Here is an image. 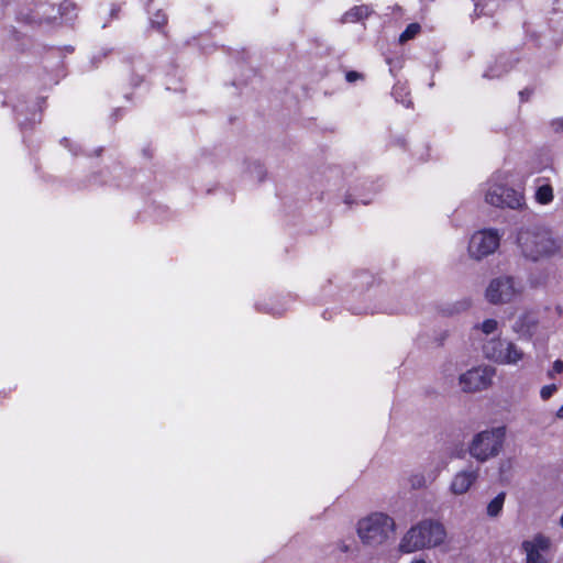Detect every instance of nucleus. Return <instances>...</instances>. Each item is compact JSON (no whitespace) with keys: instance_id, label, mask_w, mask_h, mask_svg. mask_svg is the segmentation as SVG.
<instances>
[{"instance_id":"4468645a","label":"nucleus","mask_w":563,"mask_h":563,"mask_svg":"<svg viewBox=\"0 0 563 563\" xmlns=\"http://www.w3.org/2000/svg\"><path fill=\"white\" fill-rule=\"evenodd\" d=\"M505 493L498 494L494 499H492L486 508L487 516L490 518H496L500 515L504 504H505Z\"/></svg>"},{"instance_id":"f3484780","label":"nucleus","mask_w":563,"mask_h":563,"mask_svg":"<svg viewBox=\"0 0 563 563\" xmlns=\"http://www.w3.org/2000/svg\"><path fill=\"white\" fill-rule=\"evenodd\" d=\"M420 31V25L417 23L409 24L406 30L400 34L399 41L406 42L415 37Z\"/></svg>"},{"instance_id":"5701e85b","label":"nucleus","mask_w":563,"mask_h":563,"mask_svg":"<svg viewBox=\"0 0 563 563\" xmlns=\"http://www.w3.org/2000/svg\"><path fill=\"white\" fill-rule=\"evenodd\" d=\"M410 563H427V561L424 559L416 558Z\"/></svg>"},{"instance_id":"1a4fd4ad","label":"nucleus","mask_w":563,"mask_h":563,"mask_svg":"<svg viewBox=\"0 0 563 563\" xmlns=\"http://www.w3.org/2000/svg\"><path fill=\"white\" fill-rule=\"evenodd\" d=\"M500 236L495 230L475 232L468 243V254L472 258L481 261L493 254L499 246Z\"/></svg>"},{"instance_id":"4be33fe9","label":"nucleus","mask_w":563,"mask_h":563,"mask_svg":"<svg viewBox=\"0 0 563 563\" xmlns=\"http://www.w3.org/2000/svg\"><path fill=\"white\" fill-rule=\"evenodd\" d=\"M555 416L559 419H563V405L558 409Z\"/></svg>"},{"instance_id":"6e6552de","label":"nucleus","mask_w":563,"mask_h":563,"mask_svg":"<svg viewBox=\"0 0 563 563\" xmlns=\"http://www.w3.org/2000/svg\"><path fill=\"white\" fill-rule=\"evenodd\" d=\"M494 369L489 366H476L459 376V386L463 393L474 394L487 389L492 385Z\"/></svg>"},{"instance_id":"aec40b11","label":"nucleus","mask_w":563,"mask_h":563,"mask_svg":"<svg viewBox=\"0 0 563 563\" xmlns=\"http://www.w3.org/2000/svg\"><path fill=\"white\" fill-rule=\"evenodd\" d=\"M152 23L156 24L157 26H162L166 23V16L158 12L156 18L152 20Z\"/></svg>"},{"instance_id":"423d86ee","label":"nucleus","mask_w":563,"mask_h":563,"mask_svg":"<svg viewBox=\"0 0 563 563\" xmlns=\"http://www.w3.org/2000/svg\"><path fill=\"white\" fill-rule=\"evenodd\" d=\"M522 292L523 285L519 279L503 275L488 283L485 299L492 305H507L517 300Z\"/></svg>"},{"instance_id":"412c9836","label":"nucleus","mask_w":563,"mask_h":563,"mask_svg":"<svg viewBox=\"0 0 563 563\" xmlns=\"http://www.w3.org/2000/svg\"><path fill=\"white\" fill-rule=\"evenodd\" d=\"M362 76L361 74L356 73V71H349L346 73L345 75V78L349 82H354L356 81L357 79H360Z\"/></svg>"},{"instance_id":"9d476101","label":"nucleus","mask_w":563,"mask_h":563,"mask_svg":"<svg viewBox=\"0 0 563 563\" xmlns=\"http://www.w3.org/2000/svg\"><path fill=\"white\" fill-rule=\"evenodd\" d=\"M526 555L525 563H550L552 541L549 537L537 533L521 543Z\"/></svg>"},{"instance_id":"0eeeda50","label":"nucleus","mask_w":563,"mask_h":563,"mask_svg":"<svg viewBox=\"0 0 563 563\" xmlns=\"http://www.w3.org/2000/svg\"><path fill=\"white\" fill-rule=\"evenodd\" d=\"M485 201L497 208L519 209L525 205V197L522 192L507 187L501 175H498L488 184Z\"/></svg>"},{"instance_id":"f03ea898","label":"nucleus","mask_w":563,"mask_h":563,"mask_svg":"<svg viewBox=\"0 0 563 563\" xmlns=\"http://www.w3.org/2000/svg\"><path fill=\"white\" fill-rule=\"evenodd\" d=\"M396 522L383 511H373L361 517L355 523V533L365 548L384 547L393 538Z\"/></svg>"},{"instance_id":"f8f14e48","label":"nucleus","mask_w":563,"mask_h":563,"mask_svg":"<svg viewBox=\"0 0 563 563\" xmlns=\"http://www.w3.org/2000/svg\"><path fill=\"white\" fill-rule=\"evenodd\" d=\"M539 325L538 313L525 311L514 322L512 331L521 339L531 340L538 333Z\"/></svg>"},{"instance_id":"f257e3e1","label":"nucleus","mask_w":563,"mask_h":563,"mask_svg":"<svg viewBox=\"0 0 563 563\" xmlns=\"http://www.w3.org/2000/svg\"><path fill=\"white\" fill-rule=\"evenodd\" d=\"M518 246L522 255L533 262L551 258L560 254L562 243L547 228L533 227L519 232Z\"/></svg>"},{"instance_id":"6ab92c4d","label":"nucleus","mask_w":563,"mask_h":563,"mask_svg":"<svg viewBox=\"0 0 563 563\" xmlns=\"http://www.w3.org/2000/svg\"><path fill=\"white\" fill-rule=\"evenodd\" d=\"M561 373H563V361L556 360L553 363L552 368L548 372V375H549V377H553L555 374H561Z\"/></svg>"},{"instance_id":"39448f33","label":"nucleus","mask_w":563,"mask_h":563,"mask_svg":"<svg viewBox=\"0 0 563 563\" xmlns=\"http://www.w3.org/2000/svg\"><path fill=\"white\" fill-rule=\"evenodd\" d=\"M484 356L499 365L516 366L526 357L525 351L514 341L507 338H493L483 344Z\"/></svg>"},{"instance_id":"ddd939ff","label":"nucleus","mask_w":563,"mask_h":563,"mask_svg":"<svg viewBox=\"0 0 563 563\" xmlns=\"http://www.w3.org/2000/svg\"><path fill=\"white\" fill-rule=\"evenodd\" d=\"M371 9L367 5H356L342 15V23H355L367 18Z\"/></svg>"},{"instance_id":"20e7f679","label":"nucleus","mask_w":563,"mask_h":563,"mask_svg":"<svg viewBox=\"0 0 563 563\" xmlns=\"http://www.w3.org/2000/svg\"><path fill=\"white\" fill-rule=\"evenodd\" d=\"M506 430L497 427L476 433L468 444V453L477 462L484 463L499 454L505 441Z\"/></svg>"},{"instance_id":"a211bd4d","label":"nucleus","mask_w":563,"mask_h":563,"mask_svg":"<svg viewBox=\"0 0 563 563\" xmlns=\"http://www.w3.org/2000/svg\"><path fill=\"white\" fill-rule=\"evenodd\" d=\"M558 390V386L555 384L545 385L540 390V397L543 400H548L551 398Z\"/></svg>"},{"instance_id":"9b49d317","label":"nucleus","mask_w":563,"mask_h":563,"mask_svg":"<svg viewBox=\"0 0 563 563\" xmlns=\"http://www.w3.org/2000/svg\"><path fill=\"white\" fill-rule=\"evenodd\" d=\"M481 477V467L468 465L457 471L449 484V493L454 497L466 495L472 490Z\"/></svg>"},{"instance_id":"7ed1b4c3","label":"nucleus","mask_w":563,"mask_h":563,"mask_svg":"<svg viewBox=\"0 0 563 563\" xmlns=\"http://www.w3.org/2000/svg\"><path fill=\"white\" fill-rule=\"evenodd\" d=\"M446 538L444 526L435 520H422L411 527L400 539L398 550L409 554L441 545Z\"/></svg>"},{"instance_id":"dca6fc26","label":"nucleus","mask_w":563,"mask_h":563,"mask_svg":"<svg viewBox=\"0 0 563 563\" xmlns=\"http://www.w3.org/2000/svg\"><path fill=\"white\" fill-rule=\"evenodd\" d=\"M498 321L495 319H485L483 322L474 327L475 330L481 331L485 335H490L498 330Z\"/></svg>"},{"instance_id":"2eb2a0df","label":"nucleus","mask_w":563,"mask_h":563,"mask_svg":"<svg viewBox=\"0 0 563 563\" xmlns=\"http://www.w3.org/2000/svg\"><path fill=\"white\" fill-rule=\"evenodd\" d=\"M534 198L540 205H549L554 198L553 188L549 184L539 186L536 190Z\"/></svg>"}]
</instances>
